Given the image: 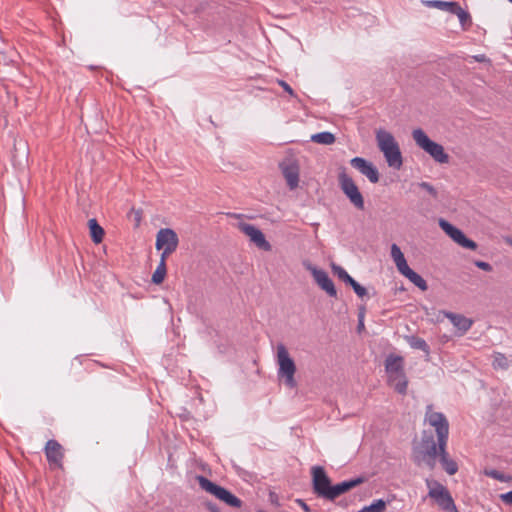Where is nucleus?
<instances>
[{"label":"nucleus","mask_w":512,"mask_h":512,"mask_svg":"<svg viewBox=\"0 0 512 512\" xmlns=\"http://www.w3.org/2000/svg\"><path fill=\"white\" fill-rule=\"evenodd\" d=\"M366 309L364 306L358 308V320H364Z\"/></svg>","instance_id":"nucleus-45"},{"label":"nucleus","mask_w":512,"mask_h":512,"mask_svg":"<svg viewBox=\"0 0 512 512\" xmlns=\"http://www.w3.org/2000/svg\"><path fill=\"white\" fill-rule=\"evenodd\" d=\"M439 448V459L440 463L443 467V469L447 472L449 475H454L458 471V465L457 463L449 457V454L447 452V446H438Z\"/></svg>","instance_id":"nucleus-18"},{"label":"nucleus","mask_w":512,"mask_h":512,"mask_svg":"<svg viewBox=\"0 0 512 512\" xmlns=\"http://www.w3.org/2000/svg\"><path fill=\"white\" fill-rule=\"evenodd\" d=\"M376 141L379 150L383 153L389 167L399 170L403 165V158L399 144L394 136L383 129L376 131Z\"/></svg>","instance_id":"nucleus-2"},{"label":"nucleus","mask_w":512,"mask_h":512,"mask_svg":"<svg viewBox=\"0 0 512 512\" xmlns=\"http://www.w3.org/2000/svg\"><path fill=\"white\" fill-rule=\"evenodd\" d=\"M304 265L306 269L312 273L315 282L319 285V287L322 290H324L330 297L337 296V291L334 286V283L324 270L318 269L310 263Z\"/></svg>","instance_id":"nucleus-13"},{"label":"nucleus","mask_w":512,"mask_h":512,"mask_svg":"<svg viewBox=\"0 0 512 512\" xmlns=\"http://www.w3.org/2000/svg\"><path fill=\"white\" fill-rule=\"evenodd\" d=\"M412 137L421 149L428 153L436 162L444 164L449 162V155L445 152L444 147L432 141L427 134L421 129H414Z\"/></svg>","instance_id":"nucleus-4"},{"label":"nucleus","mask_w":512,"mask_h":512,"mask_svg":"<svg viewBox=\"0 0 512 512\" xmlns=\"http://www.w3.org/2000/svg\"><path fill=\"white\" fill-rule=\"evenodd\" d=\"M398 271L406 277V275L411 272V268L408 266L406 259H403L395 264Z\"/></svg>","instance_id":"nucleus-35"},{"label":"nucleus","mask_w":512,"mask_h":512,"mask_svg":"<svg viewBox=\"0 0 512 512\" xmlns=\"http://www.w3.org/2000/svg\"><path fill=\"white\" fill-rule=\"evenodd\" d=\"M501 499L506 504L512 505V490L507 492V493H505V494H502L501 495Z\"/></svg>","instance_id":"nucleus-41"},{"label":"nucleus","mask_w":512,"mask_h":512,"mask_svg":"<svg viewBox=\"0 0 512 512\" xmlns=\"http://www.w3.org/2000/svg\"><path fill=\"white\" fill-rule=\"evenodd\" d=\"M156 249H165L168 251H175L178 246V236L176 232L170 228H162L156 235Z\"/></svg>","instance_id":"nucleus-15"},{"label":"nucleus","mask_w":512,"mask_h":512,"mask_svg":"<svg viewBox=\"0 0 512 512\" xmlns=\"http://www.w3.org/2000/svg\"><path fill=\"white\" fill-rule=\"evenodd\" d=\"M278 84L286 91L288 92L291 96H294V91L293 89L290 87L289 84H287L285 81L283 80H278Z\"/></svg>","instance_id":"nucleus-40"},{"label":"nucleus","mask_w":512,"mask_h":512,"mask_svg":"<svg viewBox=\"0 0 512 512\" xmlns=\"http://www.w3.org/2000/svg\"><path fill=\"white\" fill-rule=\"evenodd\" d=\"M452 14L458 16L459 21L462 25H465V23L470 20L469 13L466 12L459 4H457V8H455Z\"/></svg>","instance_id":"nucleus-33"},{"label":"nucleus","mask_w":512,"mask_h":512,"mask_svg":"<svg viewBox=\"0 0 512 512\" xmlns=\"http://www.w3.org/2000/svg\"><path fill=\"white\" fill-rule=\"evenodd\" d=\"M508 243L512 246V240H508Z\"/></svg>","instance_id":"nucleus-49"},{"label":"nucleus","mask_w":512,"mask_h":512,"mask_svg":"<svg viewBox=\"0 0 512 512\" xmlns=\"http://www.w3.org/2000/svg\"><path fill=\"white\" fill-rule=\"evenodd\" d=\"M230 216L234 217V218H240L241 215L240 214H230Z\"/></svg>","instance_id":"nucleus-48"},{"label":"nucleus","mask_w":512,"mask_h":512,"mask_svg":"<svg viewBox=\"0 0 512 512\" xmlns=\"http://www.w3.org/2000/svg\"><path fill=\"white\" fill-rule=\"evenodd\" d=\"M432 405L426 407L425 421L431 425L436 432L438 446H447L449 436V422L441 412H434Z\"/></svg>","instance_id":"nucleus-6"},{"label":"nucleus","mask_w":512,"mask_h":512,"mask_svg":"<svg viewBox=\"0 0 512 512\" xmlns=\"http://www.w3.org/2000/svg\"><path fill=\"white\" fill-rule=\"evenodd\" d=\"M162 250V253H161V258H160V261H163L164 264H166V259L167 257L173 253L174 251H168V250H165V249H161Z\"/></svg>","instance_id":"nucleus-43"},{"label":"nucleus","mask_w":512,"mask_h":512,"mask_svg":"<svg viewBox=\"0 0 512 512\" xmlns=\"http://www.w3.org/2000/svg\"><path fill=\"white\" fill-rule=\"evenodd\" d=\"M439 456L438 441L436 442L432 434L424 432L421 440L413 446L412 460L421 467L426 466L430 470L436 467V459Z\"/></svg>","instance_id":"nucleus-1"},{"label":"nucleus","mask_w":512,"mask_h":512,"mask_svg":"<svg viewBox=\"0 0 512 512\" xmlns=\"http://www.w3.org/2000/svg\"><path fill=\"white\" fill-rule=\"evenodd\" d=\"M205 507L210 512H221L220 508L215 503H213L211 501L205 502Z\"/></svg>","instance_id":"nucleus-39"},{"label":"nucleus","mask_w":512,"mask_h":512,"mask_svg":"<svg viewBox=\"0 0 512 512\" xmlns=\"http://www.w3.org/2000/svg\"><path fill=\"white\" fill-rule=\"evenodd\" d=\"M512 363V359H509L504 354L495 352L493 354L492 366L494 369L506 370Z\"/></svg>","instance_id":"nucleus-25"},{"label":"nucleus","mask_w":512,"mask_h":512,"mask_svg":"<svg viewBox=\"0 0 512 512\" xmlns=\"http://www.w3.org/2000/svg\"><path fill=\"white\" fill-rule=\"evenodd\" d=\"M312 482L313 490L319 497L328 500L329 492L331 490V481L327 476L325 470L321 466L312 467Z\"/></svg>","instance_id":"nucleus-11"},{"label":"nucleus","mask_w":512,"mask_h":512,"mask_svg":"<svg viewBox=\"0 0 512 512\" xmlns=\"http://www.w3.org/2000/svg\"><path fill=\"white\" fill-rule=\"evenodd\" d=\"M331 269L334 275H336L339 280L343 281L346 285L350 286L359 297L362 298L367 295L366 288L361 286L354 278H352L343 267L332 263Z\"/></svg>","instance_id":"nucleus-16"},{"label":"nucleus","mask_w":512,"mask_h":512,"mask_svg":"<svg viewBox=\"0 0 512 512\" xmlns=\"http://www.w3.org/2000/svg\"><path fill=\"white\" fill-rule=\"evenodd\" d=\"M311 141L318 144L331 145L336 141V137L333 133L324 131L313 134L311 136Z\"/></svg>","instance_id":"nucleus-22"},{"label":"nucleus","mask_w":512,"mask_h":512,"mask_svg":"<svg viewBox=\"0 0 512 512\" xmlns=\"http://www.w3.org/2000/svg\"><path fill=\"white\" fill-rule=\"evenodd\" d=\"M90 235L92 240L98 244L101 243L104 237V229L98 224L97 220L92 218L88 221Z\"/></svg>","instance_id":"nucleus-21"},{"label":"nucleus","mask_w":512,"mask_h":512,"mask_svg":"<svg viewBox=\"0 0 512 512\" xmlns=\"http://www.w3.org/2000/svg\"><path fill=\"white\" fill-rule=\"evenodd\" d=\"M282 174L286 179L287 185L291 190L295 189L299 183V169L296 165H285L282 166Z\"/></svg>","instance_id":"nucleus-19"},{"label":"nucleus","mask_w":512,"mask_h":512,"mask_svg":"<svg viewBox=\"0 0 512 512\" xmlns=\"http://www.w3.org/2000/svg\"><path fill=\"white\" fill-rule=\"evenodd\" d=\"M196 480L199 482L201 489L223 501L228 506L234 508L242 506V501L224 487L211 482L204 476H197Z\"/></svg>","instance_id":"nucleus-5"},{"label":"nucleus","mask_w":512,"mask_h":512,"mask_svg":"<svg viewBox=\"0 0 512 512\" xmlns=\"http://www.w3.org/2000/svg\"><path fill=\"white\" fill-rule=\"evenodd\" d=\"M441 229L458 245L463 248L476 250L478 245L475 241L469 239L459 228L452 225L445 219H439Z\"/></svg>","instance_id":"nucleus-10"},{"label":"nucleus","mask_w":512,"mask_h":512,"mask_svg":"<svg viewBox=\"0 0 512 512\" xmlns=\"http://www.w3.org/2000/svg\"><path fill=\"white\" fill-rule=\"evenodd\" d=\"M432 310L434 312L433 313L427 312V316H435L436 320H442L443 318H448L449 320H459V321L469 320L462 314H456V313H452V312H448V311H444V310H438L436 312L434 308Z\"/></svg>","instance_id":"nucleus-24"},{"label":"nucleus","mask_w":512,"mask_h":512,"mask_svg":"<svg viewBox=\"0 0 512 512\" xmlns=\"http://www.w3.org/2000/svg\"><path fill=\"white\" fill-rule=\"evenodd\" d=\"M350 164L353 168L359 170L360 173L364 174L367 168L372 164L362 157H354L351 159Z\"/></svg>","instance_id":"nucleus-30"},{"label":"nucleus","mask_w":512,"mask_h":512,"mask_svg":"<svg viewBox=\"0 0 512 512\" xmlns=\"http://www.w3.org/2000/svg\"><path fill=\"white\" fill-rule=\"evenodd\" d=\"M386 507H387V502L384 501L383 499H378V500H375L370 505L364 506L358 512H385Z\"/></svg>","instance_id":"nucleus-28"},{"label":"nucleus","mask_w":512,"mask_h":512,"mask_svg":"<svg viewBox=\"0 0 512 512\" xmlns=\"http://www.w3.org/2000/svg\"><path fill=\"white\" fill-rule=\"evenodd\" d=\"M423 4L430 8H436L439 10L447 11L449 13H453L455 8H457V2H448V1H441V0H427L423 1Z\"/></svg>","instance_id":"nucleus-20"},{"label":"nucleus","mask_w":512,"mask_h":512,"mask_svg":"<svg viewBox=\"0 0 512 512\" xmlns=\"http://www.w3.org/2000/svg\"><path fill=\"white\" fill-rule=\"evenodd\" d=\"M406 278H408L420 290L426 291L428 289V285L425 279L414 270H411V272L406 275Z\"/></svg>","instance_id":"nucleus-27"},{"label":"nucleus","mask_w":512,"mask_h":512,"mask_svg":"<svg viewBox=\"0 0 512 512\" xmlns=\"http://www.w3.org/2000/svg\"><path fill=\"white\" fill-rule=\"evenodd\" d=\"M277 362L279 365L278 376L284 378L285 384L288 387H295L296 381L294 374L296 372V366L283 344L277 346Z\"/></svg>","instance_id":"nucleus-7"},{"label":"nucleus","mask_w":512,"mask_h":512,"mask_svg":"<svg viewBox=\"0 0 512 512\" xmlns=\"http://www.w3.org/2000/svg\"><path fill=\"white\" fill-rule=\"evenodd\" d=\"M474 264L476 267H478L479 269L486 271V272H490L493 269L492 266L488 262H484L481 260L475 261Z\"/></svg>","instance_id":"nucleus-38"},{"label":"nucleus","mask_w":512,"mask_h":512,"mask_svg":"<svg viewBox=\"0 0 512 512\" xmlns=\"http://www.w3.org/2000/svg\"><path fill=\"white\" fill-rule=\"evenodd\" d=\"M391 257L395 264L405 259L404 254L397 244H392L391 246Z\"/></svg>","instance_id":"nucleus-34"},{"label":"nucleus","mask_w":512,"mask_h":512,"mask_svg":"<svg viewBox=\"0 0 512 512\" xmlns=\"http://www.w3.org/2000/svg\"><path fill=\"white\" fill-rule=\"evenodd\" d=\"M385 371L389 384L399 394H406L408 380L404 372V359L402 356L390 354L385 360Z\"/></svg>","instance_id":"nucleus-3"},{"label":"nucleus","mask_w":512,"mask_h":512,"mask_svg":"<svg viewBox=\"0 0 512 512\" xmlns=\"http://www.w3.org/2000/svg\"><path fill=\"white\" fill-rule=\"evenodd\" d=\"M237 227L242 233L249 237L250 241L255 244L256 247L263 251H271V244L266 240L265 235L259 228L246 222L238 223Z\"/></svg>","instance_id":"nucleus-12"},{"label":"nucleus","mask_w":512,"mask_h":512,"mask_svg":"<svg viewBox=\"0 0 512 512\" xmlns=\"http://www.w3.org/2000/svg\"><path fill=\"white\" fill-rule=\"evenodd\" d=\"M512 3V0H509Z\"/></svg>","instance_id":"nucleus-50"},{"label":"nucleus","mask_w":512,"mask_h":512,"mask_svg":"<svg viewBox=\"0 0 512 512\" xmlns=\"http://www.w3.org/2000/svg\"><path fill=\"white\" fill-rule=\"evenodd\" d=\"M44 452L50 466L54 468L63 467L64 449L58 441L54 439L48 440Z\"/></svg>","instance_id":"nucleus-14"},{"label":"nucleus","mask_w":512,"mask_h":512,"mask_svg":"<svg viewBox=\"0 0 512 512\" xmlns=\"http://www.w3.org/2000/svg\"><path fill=\"white\" fill-rule=\"evenodd\" d=\"M474 60L481 63H491L490 59L487 58L484 54L473 56Z\"/></svg>","instance_id":"nucleus-42"},{"label":"nucleus","mask_w":512,"mask_h":512,"mask_svg":"<svg viewBox=\"0 0 512 512\" xmlns=\"http://www.w3.org/2000/svg\"><path fill=\"white\" fill-rule=\"evenodd\" d=\"M350 164L353 168L359 170L360 173L364 174L367 168L372 164L362 157H354L351 159Z\"/></svg>","instance_id":"nucleus-31"},{"label":"nucleus","mask_w":512,"mask_h":512,"mask_svg":"<svg viewBox=\"0 0 512 512\" xmlns=\"http://www.w3.org/2000/svg\"><path fill=\"white\" fill-rule=\"evenodd\" d=\"M425 483L429 489L428 496L434 499L442 510L458 512L450 493L441 483L430 478H427Z\"/></svg>","instance_id":"nucleus-8"},{"label":"nucleus","mask_w":512,"mask_h":512,"mask_svg":"<svg viewBox=\"0 0 512 512\" xmlns=\"http://www.w3.org/2000/svg\"><path fill=\"white\" fill-rule=\"evenodd\" d=\"M365 322H358V325H357V333L361 334L364 330H365V325H364Z\"/></svg>","instance_id":"nucleus-46"},{"label":"nucleus","mask_w":512,"mask_h":512,"mask_svg":"<svg viewBox=\"0 0 512 512\" xmlns=\"http://www.w3.org/2000/svg\"><path fill=\"white\" fill-rule=\"evenodd\" d=\"M485 475L493 478V479H496V480H499L501 482H504L506 481V476L504 474H502L501 472H499L498 470H495V469H492V470H486L485 471Z\"/></svg>","instance_id":"nucleus-37"},{"label":"nucleus","mask_w":512,"mask_h":512,"mask_svg":"<svg viewBox=\"0 0 512 512\" xmlns=\"http://www.w3.org/2000/svg\"><path fill=\"white\" fill-rule=\"evenodd\" d=\"M419 187L423 190L427 191L434 199L438 197L437 190L428 182H421L419 183Z\"/></svg>","instance_id":"nucleus-36"},{"label":"nucleus","mask_w":512,"mask_h":512,"mask_svg":"<svg viewBox=\"0 0 512 512\" xmlns=\"http://www.w3.org/2000/svg\"><path fill=\"white\" fill-rule=\"evenodd\" d=\"M363 175H365L371 183L379 182L380 174L378 172V169L373 164H371L369 168H367Z\"/></svg>","instance_id":"nucleus-32"},{"label":"nucleus","mask_w":512,"mask_h":512,"mask_svg":"<svg viewBox=\"0 0 512 512\" xmlns=\"http://www.w3.org/2000/svg\"><path fill=\"white\" fill-rule=\"evenodd\" d=\"M136 215H137V216H136V221H137V224H139V222H140V215H139V212H137V214H136Z\"/></svg>","instance_id":"nucleus-47"},{"label":"nucleus","mask_w":512,"mask_h":512,"mask_svg":"<svg viewBox=\"0 0 512 512\" xmlns=\"http://www.w3.org/2000/svg\"><path fill=\"white\" fill-rule=\"evenodd\" d=\"M339 186L349 201L359 210L364 209V198L354 180L343 168L338 175Z\"/></svg>","instance_id":"nucleus-9"},{"label":"nucleus","mask_w":512,"mask_h":512,"mask_svg":"<svg viewBox=\"0 0 512 512\" xmlns=\"http://www.w3.org/2000/svg\"><path fill=\"white\" fill-rule=\"evenodd\" d=\"M364 479L362 477H357L351 480H346L336 485H332L331 490L329 492L328 500L333 501L340 495L346 493L347 491L355 488L356 486L362 484Z\"/></svg>","instance_id":"nucleus-17"},{"label":"nucleus","mask_w":512,"mask_h":512,"mask_svg":"<svg viewBox=\"0 0 512 512\" xmlns=\"http://www.w3.org/2000/svg\"><path fill=\"white\" fill-rule=\"evenodd\" d=\"M405 339L411 348L421 350L426 353V355H429L430 349L424 339L416 336H406Z\"/></svg>","instance_id":"nucleus-23"},{"label":"nucleus","mask_w":512,"mask_h":512,"mask_svg":"<svg viewBox=\"0 0 512 512\" xmlns=\"http://www.w3.org/2000/svg\"><path fill=\"white\" fill-rule=\"evenodd\" d=\"M473 322H451L452 324V335H444V338L448 340L452 336H462L466 333Z\"/></svg>","instance_id":"nucleus-26"},{"label":"nucleus","mask_w":512,"mask_h":512,"mask_svg":"<svg viewBox=\"0 0 512 512\" xmlns=\"http://www.w3.org/2000/svg\"><path fill=\"white\" fill-rule=\"evenodd\" d=\"M296 502L301 506V508L305 511V512H311V509L309 508V506L304 502V500L302 499H297Z\"/></svg>","instance_id":"nucleus-44"},{"label":"nucleus","mask_w":512,"mask_h":512,"mask_svg":"<svg viewBox=\"0 0 512 512\" xmlns=\"http://www.w3.org/2000/svg\"><path fill=\"white\" fill-rule=\"evenodd\" d=\"M166 275V264L163 261H160L156 270L152 275V282L154 284H160L163 282Z\"/></svg>","instance_id":"nucleus-29"}]
</instances>
